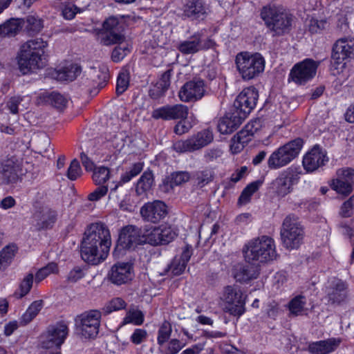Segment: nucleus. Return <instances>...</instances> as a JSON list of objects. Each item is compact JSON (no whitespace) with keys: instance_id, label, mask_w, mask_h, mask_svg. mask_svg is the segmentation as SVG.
Wrapping results in <instances>:
<instances>
[{"instance_id":"72a5a7b5","label":"nucleus","mask_w":354,"mask_h":354,"mask_svg":"<svg viewBox=\"0 0 354 354\" xmlns=\"http://www.w3.org/2000/svg\"><path fill=\"white\" fill-rule=\"evenodd\" d=\"M144 320V313L135 306H131L127 311L126 315L121 322V326H124L129 324H131L135 326H140L143 324Z\"/></svg>"},{"instance_id":"0e129e2a","label":"nucleus","mask_w":354,"mask_h":354,"mask_svg":"<svg viewBox=\"0 0 354 354\" xmlns=\"http://www.w3.org/2000/svg\"><path fill=\"white\" fill-rule=\"evenodd\" d=\"M24 100V97H21L20 95L13 96L7 102L6 106L11 113L17 114L20 110L19 106Z\"/></svg>"},{"instance_id":"4c0bfd02","label":"nucleus","mask_w":354,"mask_h":354,"mask_svg":"<svg viewBox=\"0 0 354 354\" xmlns=\"http://www.w3.org/2000/svg\"><path fill=\"white\" fill-rule=\"evenodd\" d=\"M81 67L77 64H71L57 72V78L62 81H73L80 73Z\"/></svg>"},{"instance_id":"b1692460","label":"nucleus","mask_w":354,"mask_h":354,"mask_svg":"<svg viewBox=\"0 0 354 354\" xmlns=\"http://www.w3.org/2000/svg\"><path fill=\"white\" fill-rule=\"evenodd\" d=\"M26 171L22 168L20 161L14 157L8 158L2 163V180L6 183H15L21 179Z\"/></svg>"},{"instance_id":"6ab92c4d","label":"nucleus","mask_w":354,"mask_h":354,"mask_svg":"<svg viewBox=\"0 0 354 354\" xmlns=\"http://www.w3.org/2000/svg\"><path fill=\"white\" fill-rule=\"evenodd\" d=\"M325 292L328 303L331 304H340L345 301L348 297V283L338 278H332L328 281Z\"/></svg>"},{"instance_id":"c85d7f7f","label":"nucleus","mask_w":354,"mask_h":354,"mask_svg":"<svg viewBox=\"0 0 354 354\" xmlns=\"http://www.w3.org/2000/svg\"><path fill=\"white\" fill-rule=\"evenodd\" d=\"M259 272L256 267L250 264H237L233 268V276L237 281L248 282L257 279Z\"/></svg>"},{"instance_id":"6e6552de","label":"nucleus","mask_w":354,"mask_h":354,"mask_svg":"<svg viewBox=\"0 0 354 354\" xmlns=\"http://www.w3.org/2000/svg\"><path fill=\"white\" fill-rule=\"evenodd\" d=\"M301 175L299 167H288L272 182L271 188L277 196L285 197L293 191L294 185L299 183Z\"/></svg>"},{"instance_id":"3c124183","label":"nucleus","mask_w":354,"mask_h":354,"mask_svg":"<svg viewBox=\"0 0 354 354\" xmlns=\"http://www.w3.org/2000/svg\"><path fill=\"white\" fill-rule=\"evenodd\" d=\"M118 46L115 47L111 54V59L114 62H119L130 53V48L127 44L122 41L118 42Z\"/></svg>"},{"instance_id":"c756f323","label":"nucleus","mask_w":354,"mask_h":354,"mask_svg":"<svg viewBox=\"0 0 354 354\" xmlns=\"http://www.w3.org/2000/svg\"><path fill=\"white\" fill-rule=\"evenodd\" d=\"M207 8L202 0H190L184 6V15L192 19L203 17L207 14Z\"/></svg>"},{"instance_id":"9d476101","label":"nucleus","mask_w":354,"mask_h":354,"mask_svg":"<svg viewBox=\"0 0 354 354\" xmlns=\"http://www.w3.org/2000/svg\"><path fill=\"white\" fill-rule=\"evenodd\" d=\"M101 316V311L92 310L77 317L76 324L82 337L86 339H93L97 335Z\"/></svg>"},{"instance_id":"338daca9","label":"nucleus","mask_w":354,"mask_h":354,"mask_svg":"<svg viewBox=\"0 0 354 354\" xmlns=\"http://www.w3.org/2000/svg\"><path fill=\"white\" fill-rule=\"evenodd\" d=\"M147 337V333L145 329L136 328L130 337L131 342L138 345L145 341Z\"/></svg>"},{"instance_id":"09e8293b","label":"nucleus","mask_w":354,"mask_h":354,"mask_svg":"<svg viewBox=\"0 0 354 354\" xmlns=\"http://www.w3.org/2000/svg\"><path fill=\"white\" fill-rule=\"evenodd\" d=\"M92 178L96 185H102L110 178V171L108 167H98L94 169Z\"/></svg>"},{"instance_id":"864d4df0","label":"nucleus","mask_w":354,"mask_h":354,"mask_svg":"<svg viewBox=\"0 0 354 354\" xmlns=\"http://www.w3.org/2000/svg\"><path fill=\"white\" fill-rule=\"evenodd\" d=\"M129 73L127 71H122L119 73L117 84L116 93L118 95H122L129 87Z\"/></svg>"},{"instance_id":"473e14b6","label":"nucleus","mask_w":354,"mask_h":354,"mask_svg":"<svg viewBox=\"0 0 354 354\" xmlns=\"http://www.w3.org/2000/svg\"><path fill=\"white\" fill-rule=\"evenodd\" d=\"M22 28V20L20 19H12L0 26V36H15Z\"/></svg>"},{"instance_id":"de8ad7c7","label":"nucleus","mask_w":354,"mask_h":354,"mask_svg":"<svg viewBox=\"0 0 354 354\" xmlns=\"http://www.w3.org/2000/svg\"><path fill=\"white\" fill-rule=\"evenodd\" d=\"M90 75L93 79V86H96L99 88H103L109 79V74L105 71L93 70L91 71Z\"/></svg>"},{"instance_id":"aec40b11","label":"nucleus","mask_w":354,"mask_h":354,"mask_svg":"<svg viewBox=\"0 0 354 354\" xmlns=\"http://www.w3.org/2000/svg\"><path fill=\"white\" fill-rule=\"evenodd\" d=\"M258 97V91L254 87L244 88L234 102L235 111H239V113L245 119L255 107Z\"/></svg>"},{"instance_id":"c9c22d12","label":"nucleus","mask_w":354,"mask_h":354,"mask_svg":"<svg viewBox=\"0 0 354 354\" xmlns=\"http://www.w3.org/2000/svg\"><path fill=\"white\" fill-rule=\"evenodd\" d=\"M61 4V10L63 17L66 20L73 19L77 12L84 11L86 6L80 7L72 2L67 1H59Z\"/></svg>"},{"instance_id":"393cba45","label":"nucleus","mask_w":354,"mask_h":354,"mask_svg":"<svg viewBox=\"0 0 354 354\" xmlns=\"http://www.w3.org/2000/svg\"><path fill=\"white\" fill-rule=\"evenodd\" d=\"M203 80H192L186 82L180 88L178 96L183 102H192L201 99L204 95Z\"/></svg>"},{"instance_id":"603ef678","label":"nucleus","mask_w":354,"mask_h":354,"mask_svg":"<svg viewBox=\"0 0 354 354\" xmlns=\"http://www.w3.org/2000/svg\"><path fill=\"white\" fill-rule=\"evenodd\" d=\"M185 344H182L177 339H171L165 346H160V351L163 354H176L184 346Z\"/></svg>"},{"instance_id":"bb28decb","label":"nucleus","mask_w":354,"mask_h":354,"mask_svg":"<svg viewBox=\"0 0 354 354\" xmlns=\"http://www.w3.org/2000/svg\"><path fill=\"white\" fill-rule=\"evenodd\" d=\"M245 120L239 111L227 113L220 119L218 124V130L222 134H228L235 131Z\"/></svg>"},{"instance_id":"052dcab7","label":"nucleus","mask_w":354,"mask_h":354,"mask_svg":"<svg viewBox=\"0 0 354 354\" xmlns=\"http://www.w3.org/2000/svg\"><path fill=\"white\" fill-rule=\"evenodd\" d=\"M82 174V169L77 160L74 159L71 161L69 167L67 169L66 176L71 180H75Z\"/></svg>"},{"instance_id":"f704fd0d","label":"nucleus","mask_w":354,"mask_h":354,"mask_svg":"<svg viewBox=\"0 0 354 354\" xmlns=\"http://www.w3.org/2000/svg\"><path fill=\"white\" fill-rule=\"evenodd\" d=\"M214 169L210 167H206L196 171L193 176V178L198 186L203 187L214 180Z\"/></svg>"},{"instance_id":"cd10ccee","label":"nucleus","mask_w":354,"mask_h":354,"mask_svg":"<svg viewBox=\"0 0 354 354\" xmlns=\"http://www.w3.org/2000/svg\"><path fill=\"white\" fill-rule=\"evenodd\" d=\"M339 343L340 340L336 338L313 342L308 344L307 351L311 354H328L334 351Z\"/></svg>"},{"instance_id":"a878e982","label":"nucleus","mask_w":354,"mask_h":354,"mask_svg":"<svg viewBox=\"0 0 354 354\" xmlns=\"http://www.w3.org/2000/svg\"><path fill=\"white\" fill-rule=\"evenodd\" d=\"M132 265L129 263H118L114 264L109 274L112 283L121 285L132 278Z\"/></svg>"},{"instance_id":"774afa93","label":"nucleus","mask_w":354,"mask_h":354,"mask_svg":"<svg viewBox=\"0 0 354 354\" xmlns=\"http://www.w3.org/2000/svg\"><path fill=\"white\" fill-rule=\"evenodd\" d=\"M107 192L108 186H100L88 195V200L91 201H97L104 196L107 194Z\"/></svg>"},{"instance_id":"1a4fd4ad","label":"nucleus","mask_w":354,"mask_h":354,"mask_svg":"<svg viewBox=\"0 0 354 354\" xmlns=\"http://www.w3.org/2000/svg\"><path fill=\"white\" fill-rule=\"evenodd\" d=\"M223 310L230 315L239 317L245 310V301L241 290L237 286H228L223 293Z\"/></svg>"},{"instance_id":"69168bd1","label":"nucleus","mask_w":354,"mask_h":354,"mask_svg":"<svg viewBox=\"0 0 354 354\" xmlns=\"http://www.w3.org/2000/svg\"><path fill=\"white\" fill-rule=\"evenodd\" d=\"M354 209V194L345 201L340 209V214L342 216L347 218L350 217Z\"/></svg>"},{"instance_id":"2eb2a0df","label":"nucleus","mask_w":354,"mask_h":354,"mask_svg":"<svg viewBox=\"0 0 354 354\" xmlns=\"http://www.w3.org/2000/svg\"><path fill=\"white\" fill-rule=\"evenodd\" d=\"M354 52V39H338L333 48L332 59L333 66L337 71V73L342 71L346 66L344 62L351 57Z\"/></svg>"},{"instance_id":"f257e3e1","label":"nucleus","mask_w":354,"mask_h":354,"mask_svg":"<svg viewBox=\"0 0 354 354\" xmlns=\"http://www.w3.org/2000/svg\"><path fill=\"white\" fill-rule=\"evenodd\" d=\"M111 245L108 227L101 222L92 223L84 233L81 248L82 258L88 263L97 265L106 259Z\"/></svg>"},{"instance_id":"423d86ee","label":"nucleus","mask_w":354,"mask_h":354,"mask_svg":"<svg viewBox=\"0 0 354 354\" xmlns=\"http://www.w3.org/2000/svg\"><path fill=\"white\" fill-rule=\"evenodd\" d=\"M304 145V140L297 138L274 150L267 160L268 167L277 170L288 165L298 156Z\"/></svg>"},{"instance_id":"412c9836","label":"nucleus","mask_w":354,"mask_h":354,"mask_svg":"<svg viewBox=\"0 0 354 354\" xmlns=\"http://www.w3.org/2000/svg\"><path fill=\"white\" fill-rule=\"evenodd\" d=\"M354 183V169L351 168L339 169L337 171V178L331 183V187L337 194L346 197L353 191Z\"/></svg>"},{"instance_id":"ddd939ff","label":"nucleus","mask_w":354,"mask_h":354,"mask_svg":"<svg viewBox=\"0 0 354 354\" xmlns=\"http://www.w3.org/2000/svg\"><path fill=\"white\" fill-rule=\"evenodd\" d=\"M124 24L115 17L106 19L103 24L100 32V41L104 45L109 46L123 41L124 37L122 35Z\"/></svg>"},{"instance_id":"f3484780","label":"nucleus","mask_w":354,"mask_h":354,"mask_svg":"<svg viewBox=\"0 0 354 354\" xmlns=\"http://www.w3.org/2000/svg\"><path fill=\"white\" fill-rule=\"evenodd\" d=\"M68 335V327L63 323H58L48 327L46 333L41 336V344L44 348H59Z\"/></svg>"},{"instance_id":"7c9ffc66","label":"nucleus","mask_w":354,"mask_h":354,"mask_svg":"<svg viewBox=\"0 0 354 354\" xmlns=\"http://www.w3.org/2000/svg\"><path fill=\"white\" fill-rule=\"evenodd\" d=\"M177 49L183 55L194 54L201 51V35L196 34L180 41L177 46Z\"/></svg>"},{"instance_id":"f03ea898","label":"nucleus","mask_w":354,"mask_h":354,"mask_svg":"<svg viewBox=\"0 0 354 354\" xmlns=\"http://www.w3.org/2000/svg\"><path fill=\"white\" fill-rule=\"evenodd\" d=\"M46 46L47 42L41 38L30 39L21 45L17 59L23 75L35 73L44 66L42 57Z\"/></svg>"},{"instance_id":"4be33fe9","label":"nucleus","mask_w":354,"mask_h":354,"mask_svg":"<svg viewBox=\"0 0 354 354\" xmlns=\"http://www.w3.org/2000/svg\"><path fill=\"white\" fill-rule=\"evenodd\" d=\"M188 107L184 104L165 105L153 111L151 116L156 120H164L186 119L188 115Z\"/></svg>"},{"instance_id":"20e7f679","label":"nucleus","mask_w":354,"mask_h":354,"mask_svg":"<svg viewBox=\"0 0 354 354\" xmlns=\"http://www.w3.org/2000/svg\"><path fill=\"white\" fill-rule=\"evenodd\" d=\"M261 16L267 28L275 35L283 34L290 29L292 16L282 6H265Z\"/></svg>"},{"instance_id":"2f4dec72","label":"nucleus","mask_w":354,"mask_h":354,"mask_svg":"<svg viewBox=\"0 0 354 354\" xmlns=\"http://www.w3.org/2000/svg\"><path fill=\"white\" fill-rule=\"evenodd\" d=\"M171 70H167L161 76L152 88L150 89V96L153 99H158L162 96L170 86Z\"/></svg>"},{"instance_id":"a211bd4d","label":"nucleus","mask_w":354,"mask_h":354,"mask_svg":"<svg viewBox=\"0 0 354 354\" xmlns=\"http://www.w3.org/2000/svg\"><path fill=\"white\" fill-rule=\"evenodd\" d=\"M318 64L311 59H306L294 66L290 78L298 84H304L315 75Z\"/></svg>"},{"instance_id":"39448f33","label":"nucleus","mask_w":354,"mask_h":354,"mask_svg":"<svg viewBox=\"0 0 354 354\" xmlns=\"http://www.w3.org/2000/svg\"><path fill=\"white\" fill-rule=\"evenodd\" d=\"M235 64L242 79L250 80L263 72L266 61L259 53L241 52L236 56Z\"/></svg>"},{"instance_id":"6e6d98bb","label":"nucleus","mask_w":354,"mask_h":354,"mask_svg":"<svg viewBox=\"0 0 354 354\" xmlns=\"http://www.w3.org/2000/svg\"><path fill=\"white\" fill-rule=\"evenodd\" d=\"M143 169V163L141 162L134 163L130 169L126 171L121 177L122 183L130 181L133 177L138 175Z\"/></svg>"},{"instance_id":"0eeeda50","label":"nucleus","mask_w":354,"mask_h":354,"mask_svg":"<svg viewBox=\"0 0 354 354\" xmlns=\"http://www.w3.org/2000/svg\"><path fill=\"white\" fill-rule=\"evenodd\" d=\"M280 234L283 245L286 249H297L304 237V230L299 218L294 214L288 215L283 220Z\"/></svg>"},{"instance_id":"58836bf2","label":"nucleus","mask_w":354,"mask_h":354,"mask_svg":"<svg viewBox=\"0 0 354 354\" xmlns=\"http://www.w3.org/2000/svg\"><path fill=\"white\" fill-rule=\"evenodd\" d=\"M127 306V302L122 298L114 297L105 304L101 313L107 315L113 312L125 309Z\"/></svg>"},{"instance_id":"4468645a","label":"nucleus","mask_w":354,"mask_h":354,"mask_svg":"<svg viewBox=\"0 0 354 354\" xmlns=\"http://www.w3.org/2000/svg\"><path fill=\"white\" fill-rule=\"evenodd\" d=\"M142 244H144L142 228L128 225L122 229L114 252L132 249Z\"/></svg>"},{"instance_id":"79ce46f5","label":"nucleus","mask_w":354,"mask_h":354,"mask_svg":"<svg viewBox=\"0 0 354 354\" xmlns=\"http://www.w3.org/2000/svg\"><path fill=\"white\" fill-rule=\"evenodd\" d=\"M306 304V297L303 295H297L290 301L288 308L291 314L298 316L302 314Z\"/></svg>"},{"instance_id":"e433bc0d","label":"nucleus","mask_w":354,"mask_h":354,"mask_svg":"<svg viewBox=\"0 0 354 354\" xmlns=\"http://www.w3.org/2000/svg\"><path fill=\"white\" fill-rule=\"evenodd\" d=\"M16 251L17 247L12 245L5 247L0 252V272L5 270L10 266Z\"/></svg>"},{"instance_id":"c03bdc74","label":"nucleus","mask_w":354,"mask_h":354,"mask_svg":"<svg viewBox=\"0 0 354 354\" xmlns=\"http://www.w3.org/2000/svg\"><path fill=\"white\" fill-rule=\"evenodd\" d=\"M260 183L259 181H254L250 183L242 192L239 198V203L240 205H245L250 202L251 196L256 192L259 186Z\"/></svg>"},{"instance_id":"a18cd8bd","label":"nucleus","mask_w":354,"mask_h":354,"mask_svg":"<svg viewBox=\"0 0 354 354\" xmlns=\"http://www.w3.org/2000/svg\"><path fill=\"white\" fill-rule=\"evenodd\" d=\"M112 146L118 151L122 150L125 145L130 142V138L124 131H118L109 138Z\"/></svg>"},{"instance_id":"13d9d810","label":"nucleus","mask_w":354,"mask_h":354,"mask_svg":"<svg viewBox=\"0 0 354 354\" xmlns=\"http://www.w3.org/2000/svg\"><path fill=\"white\" fill-rule=\"evenodd\" d=\"M34 276L33 274L29 273L22 280L19 286V296L23 297L26 295L30 290L33 283Z\"/></svg>"},{"instance_id":"7ed1b4c3","label":"nucleus","mask_w":354,"mask_h":354,"mask_svg":"<svg viewBox=\"0 0 354 354\" xmlns=\"http://www.w3.org/2000/svg\"><path fill=\"white\" fill-rule=\"evenodd\" d=\"M243 252L245 261L252 264L273 261L277 255L274 241L268 236L250 240L243 247Z\"/></svg>"},{"instance_id":"9b49d317","label":"nucleus","mask_w":354,"mask_h":354,"mask_svg":"<svg viewBox=\"0 0 354 354\" xmlns=\"http://www.w3.org/2000/svg\"><path fill=\"white\" fill-rule=\"evenodd\" d=\"M142 233L144 244L149 243L151 245L168 244L176 235L170 227L163 225L158 227L145 225L142 227Z\"/></svg>"},{"instance_id":"37998d69","label":"nucleus","mask_w":354,"mask_h":354,"mask_svg":"<svg viewBox=\"0 0 354 354\" xmlns=\"http://www.w3.org/2000/svg\"><path fill=\"white\" fill-rule=\"evenodd\" d=\"M26 29L30 35L38 33L43 28L42 21L37 17L29 15L26 17Z\"/></svg>"},{"instance_id":"49530a36","label":"nucleus","mask_w":354,"mask_h":354,"mask_svg":"<svg viewBox=\"0 0 354 354\" xmlns=\"http://www.w3.org/2000/svg\"><path fill=\"white\" fill-rule=\"evenodd\" d=\"M171 332V325L169 322L165 321L158 331L157 342L160 346H164V344L169 340Z\"/></svg>"},{"instance_id":"4d7b16f0","label":"nucleus","mask_w":354,"mask_h":354,"mask_svg":"<svg viewBox=\"0 0 354 354\" xmlns=\"http://www.w3.org/2000/svg\"><path fill=\"white\" fill-rule=\"evenodd\" d=\"M254 135L252 125L247 124L243 129L237 133L234 137L243 145L248 144L251 140V137Z\"/></svg>"},{"instance_id":"e2e57ef3","label":"nucleus","mask_w":354,"mask_h":354,"mask_svg":"<svg viewBox=\"0 0 354 354\" xmlns=\"http://www.w3.org/2000/svg\"><path fill=\"white\" fill-rule=\"evenodd\" d=\"M190 178V174L187 171H178L171 175V186L180 185L182 183L187 182Z\"/></svg>"},{"instance_id":"a19ab883","label":"nucleus","mask_w":354,"mask_h":354,"mask_svg":"<svg viewBox=\"0 0 354 354\" xmlns=\"http://www.w3.org/2000/svg\"><path fill=\"white\" fill-rule=\"evenodd\" d=\"M43 308V301L37 300L33 301L26 311L23 314L21 321L24 324L30 322Z\"/></svg>"},{"instance_id":"bf43d9fd","label":"nucleus","mask_w":354,"mask_h":354,"mask_svg":"<svg viewBox=\"0 0 354 354\" xmlns=\"http://www.w3.org/2000/svg\"><path fill=\"white\" fill-rule=\"evenodd\" d=\"M49 102L57 109H63L66 106L67 99L59 93L53 92L48 96Z\"/></svg>"},{"instance_id":"5fc2aeb1","label":"nucleus","mask_w":354,"mask_h":354,"mask_svg":"<svg viewBox=\"0 0 354 354\" xmlns=\"http://www.w3.org/2000/svg\"><path fill=\"white\" fill-rule=\"evenodd\" d=\"M57 213L55 211L49 209L42 214L41 223H38L39 229L48 228L55 222Z\"/></svg>"},{"instance_id":"8fccbe9b","label":"nucleus","mask_w":354,"mask_h":354,"mask_svg":"<svg viewBox=\"0 0 354 354\" xmlns=\"http://www.w3.org/2000/svg\"><path fill=\"white\" fill-rule=\"evenodd\" d=\"M58 272V267L55 263H49L46 266L39 269L35 274V281L39 283L50 274H55Z\"/></svg>"},{"instance_id":"dca6fc26","label":"nucleus","mask_w":354,"mask_h":354,"mask_svg":"<svg viewBox=\"0 0 354 354\" xmlns=\"http://www.w3.org/2000/svg\"><path fill=\"white\" fill-rule=\"evenodd\" d=\"M328 160L326 150L315 145L304 156L302 165L306 173H313L325 166Z\"/></svg>"},{"instance_id":"f8f14e48","label":"nucleus","mask_w":354,"mask_h":354,"mask_svg":"<svg viewBox=\"0 0 354 354\" xmlns=\"http://www.w3.org/2000/svg\"><path fill=\"white\" fill-rule=\"evenodd\" d=\"M212 140V132L208 129H205L186 140L175 142L173 148L178 153L193 152L205 147Z\"/></svg>"},{"instance_id":"ea45409f","label":"nucleus","mask_w":354,"mask_h":354,"mask_svg":"<svg viewBox=\"0 0 354 354\" xmlns=\"http://www.w3.org/2000/svg\"><path fill=\"white\" fill-rule=\"evenodd\" d=\"M153 184V177L151 171H145L142 174L137 183L136 192L141 195L151 189Z\"/></svg>"},{"instance_id":"680f3d73","label":"nucleus","mask_w":354,"mask_h":354,"mask_svg":"<svg viewBox=\"0 0 354 354\" xmlns=\"http://www.w3.org/2000/svg\"><path fill=\"white\" fill-rule=\"evenodd\" d=\"M186 266L187 265L176 256L168 266V271L174 275H180L184 272Z\"/></svg>"},{"instance_id":"5701e85b","label":"nucleus","mask_w":354,"mask_h":354,"mask_svg":"<svg viewBox=\"0 0 354 354\" xmlns=\"http://www.w3.org/2000/svg\"><path fill=\"white\" fill-rule=\"evenodd\" d=\"M140 212L145 221L156 223L167 216V207L164 202L156 200L145 203Z\"/></svg>"}]
</instances>
